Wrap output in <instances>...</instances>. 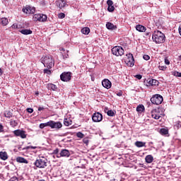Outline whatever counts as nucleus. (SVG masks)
I'll return each mask as SVG.
<instances>
[{
	"label": "nucleus",
	"mask_w": 181,
	"mask_h": 181,
	"mask_svg": "<svg viewBox=\"0 0 181 181\" xmlns=\"http://www.w3.org/2000/svg\"><path fill=\"white\" fill-rule=\"evenodd\" d=\"M41 63L44 64L47 69H52L54 66V59L52 55H45L41 58Z\"/></svg>",
	"instance_id": "nucleus-1"
},
{
	"label": "nucleus",
	"mask_w": 181,
	"mask_h": 181,
	"mask_svg": "<svg viewBox=\"0 0 181 181\" xmlns=\"http://www.w3.org/2000/svg\"><path fill=\"white\" fill-rule=\"evenodd\" d=\"M165 34L162 32L157 30L154 31L152 35V39L155 43H163L165 42Z\"/></svg>",
	"instance_id": "nucleus-2"
},
{
	"label": "nucleus",
	"mask_w": 181,
	"mask_h": 181,
	"mask_svg": "<svg viewBox=\"0 0 181 181\" xmlns=\"http://www.w3.org/2000/svg\"><path fill=\"white\" fill-rule=\"evenodd\" d=\"M47 158L42 156L34 162V165L36 168H38V169H45L47 167Z\"/></svg>",
	"instance_id": "nucleus-3"
},
{
	"label": "nucleus",
	"mask_w": 181,
	"mask_h": 181,
	"mask_svg": "<svg viewBox=\"0 0 181 181\" xmlns=\"http://www.w3.org/2000/svg\"><path fill=\"white\" fill-rule=\"evenodd\" d=\"M151 102L152 104H155L156 105H159L160 104H162L163 102V97L162 95L156 94L154 95L151 98Z\"/></svg>",
	"instance_id": "nucleus-4"
},
{
	"label": "nucleus",
	"mask_w": 181,
	"mask_h": 181,
	"mask_svg": "<svg viewBox=\"0 0 181 181\" xmlns=\"http://www.w3.org/2000/svg\"><path fill=\"white\" fill-rule=\"evenodd\" d=\"M125 63L127 66L129 67H133L134 64H135V59H134V55L129 53L127 54V58L125 59Z\"/></svg>",
	"instance_id": "nucleus-5"
},
{
	"label": "nucleus",
	"mask_w": 181,
	"mask_h": 181,
	"mask_svg": "<svg viewBox=\"0 0 181 181\" xmlns=\"http://www.w3.org/2000/svg\"><path fill=\"white\" fill-rule=\"evenodd\" d=\"M112 53L115 56H122L124 54V49L120 46L114 47L112 49Z\"/></svg>",
	"instance_id": "nucleus-6"
},
{
	"label": "nucleus",
	"mask_w": 181,
	"mask_h": 181,
	"mask_svg": "<svg viewBox=\"0 0 181 181\" xmlns=\"http://www.w3.org/2000/svg\"><path fill=\"white\" fill-rule=\"evenodd\" d=\"M33 21L35 22H46L47 21V16L45 14H35L33 17Z\"/></svg>",
	"instance_id": "nucleus-7"
},
{
	"label": "nucleus",
	"mask_w": 181,
	"mask_h": 181,
	"mask_svg": "<svg viewBox=\"0 0 181 181\" xmlns=\"http://www.w3.org/2000/svg\"><path fill=\"white\" fill-rule=\"evenodd\" d=\"M13 134H14L15 136H20L22 139H25L28 136L26 132L21 129L14 130Z\"/></svg>",
	"instance_id": "nucleus-8"
},
{
	"label": "nucleus",
	"mask_w": 181,
	"mask_h": 181,
	"mask_svg": "<svg viewBox=\"0 0 181 181\" xmlns=\"http://www.w3.org/2000/svg\"><path fill=\"white\" fill-rule=\"evenodd\" d=\"M62 81H70L71 80V72H63L60 75Z\"/></svg>",
	"instance_id": "nucleus-9"
},
{
	"label": "nucleus",
	"mask_w": 181,
	"mask_h": 181,
	"mask_svg": "<svg viewBox=\"0 0 181 181\" xmlns=\"http://www.w3.org/2000/svg\"><path fill=\"white\" fill-rule=\"evenodd\" d=\"M93 122H101L103 121V115L100 112H95L92 115Z\"/></svg>",
	"instance_id": "nucleus-10"
},
{
	"label": "nucleus",
	"mask_w": 181,
	"mask_h": 181,
	"mask_svg": "<svg viewBox=\"0 0 181 181\" xmlns=\"http://www.w3.org/2000/svg\"><path fill=\"white\" fill-rule=\"evenodd\" d=\"M63 127V124L60 122H54L53 120H51V129H61V128Z\"/></svg>",
	"instance_id": "nucleus-11"
},
{
	"label": "nucleus",
	"mask_w": 181,
	"mask_h": 181,
	"mask_svg": "<svg viewBox=\"0 0 181 181\" xmlns=\"http://www.w3.org/2000/svg\"><path fill=\"white\" fill-rule=\"evenodd\" d=\"M24 13H35L36 12V9L35 7L30 6H26L25 7L23 8L22 9Z\"/></svg>",
	"instance_id": "nucleus-12"
},
{
	"label": "nucleus",
	"mask_w": 181,
	"mask_h": 181,
	"mask_svg": "<svg viewBox=\"0 0 181 181\" xmlns=\"http://www.w3.org/2000/svg\"><path fill=\"white\" fill-rule=\"evenodd\" d=\"M70 156V151L67 149H63L61 151L60 153L57 155V158H69Z\"/></svg>",
	"instance_id": "nucleus-13"
},
{
	"label": "nucleus",
	"mask_w": 181,
	"mask_h": 181,
	"mask_svg": "<svg viewBox=\"0 0 181 181\" xmlns=\"http://www.w3.org/2000/svg\"><path fill=\"white\" fill-rule=\"evenodd\" d=\"M160 115H162V114L159 113L158 110H154L151 112V117L154 119H160Z\"/></svg>",
	"instance_id": "nucleus-14"
},
{
	"label": "nucleus",
	"mask_w": 181,
	"mask_h": 181,
	"mask_svg": "<svg viewBox=\"0 0 181 181\" xmlns=\"http://www.w3.org/2000/svg\"><path fill=\"white\" fill-rule=\"evenodd\" d=\"M107 4L108 5L107 11L109 12H114L115 10V7H114L112 5H114V2L112 0H107Z\"/></svg>",
	"instance_id": "nucleus-15"
},
{
	"label": "nucleus",
	"mask_w": 181,
	"mask_h": 181,
	"mask_svg": "<svg viewBox=\"0 0 181 181\" xmlns=\"http://www.w3.org/2000/svg\"><path fill=\"white\" fill-rule=\"evenodd\" d=\"M102 86L105 88H111V81H110V80L108 79H104L102 81Z\"/></svg>",
	"instance_id": "nucleus-16"
},
{
	"label": "nucleus",
	"mask_w": 181,
	"mask_h": 181,
	"mask_svg": "<svg viewBox=\"0 0 181 181\" xmlns=\"http://www.w3.org/2000/svg\"><path fill=\"white\" fill-rule=\"evenodd\" d=\"M147 83V86H159V81L156 79H148Z\"/></svg>",
	"instance_id": "nucleus-17"
},
{
	"label": "nucleus",
	"mask_w": 181,
	"mask_h": 181,
	"mask_svg": "<svg viewBox=\"0 0 181 181\" xmlns=\"http://www.w3.org/2000/svg\"><path fill=\"white\" fill-rule=\"evenodd\" d=\"M57 6H59V8H60V9H62V8H64V6L67 5V4L66 3L65 0H59L57 2Z\"/></svg>",
	"instance_id": "nucleus-18"
},
{
	"label": "nucleus",
	"mask_w": 181,
	"mask_h": 181,
	"mask_svg": "<svg viewBox=\"0 0 181 181\" xmlns=\"http://www.w3.org/2000/svg\"><path fill=\"white\" fill-rule=\"evenodd\" d=\"M16 162H18V163H25V164L29 163L28 160H26L25 158H23V157H17Z\"/></svg>",
	"instance_id": "nucleus-19"
},
{
	"label": "nucleus",
	"mask_w": 181,
	"mask_h": 181,
	"mask_svg": "<svg viewBox=\"0 0 181 181\" xmlns=\"http://www.w3.org/2000/svg\"><path fill=\"white\" fill-rule=\"evenodd\" d=\"M106 28L109 30H115V29H117V26L112 24V23H107Z\"/></svg>",
	"instance_id": "nucleus-20"
},
{
	"label": "nucleus",
	"mask_w": 181,
	"mask_h": 181,
	"mask_svg": "<svg viewBox=\"0 0 181 181\" xmlns=\"http://www.w3.org/2000/svg\"><path fill=\"white\" fill-rule=\"evenodd\" d=\"M0 158L2 160H6V159H8V153H6V151H1L0 152Z\"/></svg>",
	"instance_id": "nucleus-21"
},
{
	"label": "nucleus",
	"mask_w": 181,
	"mask_h": 181,
	"mask_svg": "<svg viewBox=\"0 0 181 181\" xmlns=\"http://www.w3.org/2000/svg\"><path fill=\"white\" fill-rule=\"evenodd\" d=\"M136 30L138 32H146V28L142 25H137L136 27Z\"/></svg>",
	"instance_id": "nucleus-22"
},
{
	"label": "nucleus",
	"mask_w": 181,
	"mask_h": 181,
	"mask_svg": "<svg viewBox=\"0 0 181 181\" xmlns=\"http://www.w3.org/2000/svg\"><path fill=\"white\" fill-rule=\"evenodd\" d=\"M146 163H152L153 162V156L152 155H148L145 158Z\"/></svg>",
	"instance_id": "nucleus-23"
},
{
	"label": "nucleus",
	"mask_w": 181,
	"mask_h": 181,
	"mask_svg": "<svg viewBox=\"0 0 181 181\" xmlns=\"http://www.w3.org/2000/svg\"><path fill=\"white\" fill-rule=\"evenodd\" d=\"M0 23H1V25L3 26H6V25H8V23H9V21H8V18H2L0 19Z\"/></svg>",
	"instance_id": "nucleus-24"
},
{
	"label": "nucleus",
	"mask_w": 181,
	"mask_h": 181,
	"mask_svg": "<svg viewBox=\"0 0 181 181\" xmlns=\"http://www.w3.org/2000/svg\"><path fill=\"white\" fill-rule=\"evenodd\" d=\"M21 33L22 35H32L33 31L31 30H28V29H23L20 30Z\"/></svg>",
	"instance_id": "nucleus-25"
},
{
	"label": "nucleus",
	"mask_w": 181,
	"mask_h": 181,
	"mask_svg": "<svg viewBox=\"0 0 181 181\" xmlns=\"http://www.w3.org/2000/svg\"><path fill=\"white\" fill-rule=\"evenodd\" d=\"M145 145H146V143L143 142V141H136L135 142V146L137 148H142V147L145 146Z\"/></svg>",
	"instance_id": "nucleus-26"
},
{
	"label": "nucleus",
	"mask_w": 181,
	"mask_h": 181,
	"mask_svg": "<svg viewBox=\"0 0 181 181\" xmlns=\"http://www.w3.org/2000/svg\"><path fill=\"white\" fill-rule=\"evenodd\" d=\"M81 33H83V35H88V33H90V28L88 27L82 28Z\"/></svg>",
	"instance_id": "nucleus-27"
},
{
	"label": "nucleus",
	"mask_w": 181,
	"mask_h": 181,
	"mask_svg": "<svg viewBox=\"0 0 181 181\" xmlns=\"http://www.w3.org/2000/svg\"><path fill=\"white\" fill-rule=\"evenodd\" d=\"M116 111L115 110H108L107 112V114L108 115V117H115V114H116Z\"/></svg>",
	"instance_id": "nucleus-28"
},
{
	"label": "nucleus",
	"mask_w": 181,
	"mask_h": 181,
	"mask_svg": "<svg viewBox=\"0 0 181 181\" xmlns=\"http://www.w3.org/2000/svg\"><path fill=\"white\" fill-rule=\"evenodd\" d=\"M160 134H161V135H168L169 130H168V129H160Z\"/></svg>",
	"instance_id": "nucleus-29"
},
{
	"label": "nucleus",
	"mask_w": 181,
	"mask_h": 181,
	"mask_svg": "<svg viewBox=\"0 0 181 181\" xmlns=\"http://www.w3.org/2000/svg\"><path fill=\"white\" fill-rule=\"evenodd\" d=\"M64 124L66 127H69V125H71V120H70L69 119H64Z\"/></svg>",
	"instance_id": "nucleus-30"
},
{
	"label": "nucleus",
	"mask_w": 181,
	"mask_h": 181,
	"mask_svg": "<svg viewBox=\"0 0 181 181\" xmlns=\"http://www.w3.org/2000/svg\"><path fill=\"white\" fill-rule=\"evenodd\" d=\"M49 88H51V90H53V91H56V90H57V86L53 83H50L49 85Z\"/></svg>",
	"instance_id": "nucleus-31"
},
{
	"label": "nucleus",
	"mask_w": 181,
	"mask_h": 181,
	"mask_svg": "<svg viewBox=\"0 0 181 181\" xmlns=\"http://www.w3.org/2000/svg\"><path fill=\"white\" fill-rule=\"evenodd\" d=\"M4 116L6 117V118H11L12 117V112H11L10 111H6L4 112Z\"/></svg>",
	"instance_id": "nucleus-32"
},
{
	"label": "nucleus",
	"mask_w": 181,
	"mask_h": 181,
	"mask_svg": "<svg viewBox=\"0 0 181 181\" xmlns=\"http://www.w3.org/2000/svg\"><path fill=\"white\" fill-rule=\"evenodd\" d=\"M144 105H139V106H137V107H136V111H137L138 112H142V111H144Z\"/></svg>",
	"instance_id": "nucleus-33"
},
{
	"label": "nucleus",
	"mask_w": 181,
	"mask_h": 181,
	"mask_svg": "<svg viewBox=\"0 0 181 181\" xmlns=\"http://www.w3.org/2000/svg\"><path fill=\"white\" fill-rule=\"evenodd\" d=\"M10 125L13 127H16L18 125V123L16 122V121L11 119L10 121Z\"/></svg>",
	"instance_id": "nucleus-34"
},
{
	"label": "nucleus",
	"mask_w": 181,
	"mask_h": 181,
	"mask_svg": "<svg viewBox=\"0 0 181 181\" xmlns=\"http://www.w3.org/2000/svg\"><path fill=\"white\" fill-rule=\"evenodd\" d=\"M44 73L45 74H48L50 76V74H52V71L50 70V69H44Z\"/></svg>",
	"instance_id": "nucleus-35"
},
{
	"label": "nucleus",
	"mask_w": 181,
	"mask_h": 181,
	"mask_svg": "<svg viewBox=\"0 0 181 181\" xmlns=\"http://www.w3.org/2000/svg\"><path fill=\"white\" fill-rule=\"evenodd\" d=\"M173 75L175 76V77H181V73L179 71H173Z\"/></svg>",
	"instance_id": "nucleus-36"
},
{
	"label": "nucleus",
	"mask_w": 181,
	"mask_h": 181,
	"mask_svg": "<svg viewBox=\"0 0 181 181\" xmlns=\"http://www.w3.org/2000/svg\"><path fill=\"white\" fill-rule=\"evenodd\" d=\"M58 18L59 19H64V18H66V14H64V13H60L59 15H58Z\"/></svg>",
	"instance_id": "nucleus-37"
},
{
	"label": "nucleus",
	"mask_w": 181,
	"mask_h": 181,
	"mask_svg": "<svg viewBox=\"0 0 181 181\" xmlns=\"http://www.w3.org/2000/svg\"><path fill=\"white\" fill-rule=\"evenodd\" d=\"M44 124V127L45 128V127H51V125H52V120L46 122V123H42Z\"/></svg>",
	"instance_id": "nucleus-38"
},
{
	"label": "nucleus",
	"mask_w": 181,
	"mask_h": 181,
	"mask_svg": "<svg viewBox=\"0 0 181 181\" xmlns=\"http://www.w3.org/2000/svg\"><path fill=\"white\" fill-rule=\"evenodd\" d=\"M76 136L78 137V138H84V134H83V133H81V132H78L77 134H76Z\"/></svg>",
	"instance_id": "nucleus-39"
},
{
	"label": "nucleus",
	"mask_w": 181,
	"mask_h": 181,
	"mask_svg": "<svg viewBox=\"0 0 181 181\" xmlns=\"http://www.w3.org/2000/svg\"><path fill=\"white\" fill-rule=\"evenodd\" d=\"M159 70H162L163 71L166 70V66H158Z\"/></svg>",
	"instance_id": "nucleus-40"
},
{
	"label": "nucleus",
	"mask_w": 181,
	"mask_h": 181,
	"mask_svg": "<svg viewBox=\"0 0 181 181\" xmlns=\"http://www.w3.org/2000/svg\"><path fill=\"white\" fill-rule=\"evenodd\" d=\"M83 144H86V145H88L89 140L88 138L83 139Z\"/></svg>",
	"instance_id": "nucleus-41"
},
{
	"label": "nucleus",
	"mask_w": 181,
	"mask_h": 181,
	"mask_svg": "<svg viewBox=\"0 0 181 181\" xmlns=\"http://www.w3.org/2000/svg\"><path fill=\"white\" fill-rule=\"evenodd\" d=\"M143 58L144 60H149V59H151V57H149V55H144Z\"/></svg>",
	"instance_id": "nucleus-42"
},
{
	"label": "nucleus",
	"mask_w": 181,
	"mask_h": 181,
	"mask_svg": "<svg viewBox=\"0 0 181 181\" xmlns=\"http://www.w3.org/2000/svg\"><path fill=\"white\" fill-rule=\"evenodd\" d=\"M53 153L54 155H57H57H59V148H56L55 150H54Z\"/></svg>",
	"instance_id": "nucleus-43"
},
{
	"label": "nucleus",
	"mask_w": 181,
	"mask_h": 181,
	"mask_svg": "<svg viewBox=\"0 0 181 181\" xmlns=\"http://www.w3.org/2000/svg\"><path fill=\"white\" fill-rule=\"evenodd\" d=\"M136 78H138V80H141L142 78V75L137 74L135 76Z\"/></svg>",
	"instance_id": "nucleus-44"
},
{
	"label": "nucleus",
	"mask_w": 181,
	"mask_h": 181,
	"mask_svg": "<svg viewBox=\"0 0 181 181\" xmlns=\"http://www.w3.org/2000/svg\"><path fill=\"white\" fill-rule=\"evenodd\" d=\"M27 112H28L29 114H32V112H33V109H32V108H27Z\"/></svg>",
	"instance_id": "nucleus-45"
},
{
	"label": "nucleus",
	"mask_w": 181,
	"mask_h": 181,
	"mask_svg": "<svg viewBox=\"0 0 181 181\" xmlns=\"http://www.w3.org/2000/svg\"><path fill=\"white\" fill-rule=\"evenodd\" d=\"M0 132H4V126L0 123Z\"/></svg>",
	"instance_id": "nucleus-46"
},
{
	"label": "nucleus",
	"mask_w": 181,
	"mask_h": 181,
	"mask_svg": "<svg viewBox=\"0 0 181 181\" xmlns=\"http://www.w3.org/2000/svg\"><path fill=\"white\" fill-rule=\"evenodd\" d=\"M116 95H118V97H121L122 95V93L121 91L117 92Z\"/></svg>",
	"instance_id": "nucleus-47"
},
{
	"label": "nucleus",
	"mask_w": 181,
	"mask_h": 181,
	"mask_svg": "<svg viewBox=\"0 0 181 181\" xmlns=\"http://www.w3.org/2000/svg\"><path fill=\"white\" fill-rule=\"evenodd\" d=\"M40 129H43V128H45V124H43V123L40 124Z\"/></svg>",
	"instance_id": "nucleus-48"
},
{
	"label": "nucleus",
	"mask_w": 181,
	"mask_h": 181,
	"mask_svg": "<svg viewBox=\"0 0 181 181\" xmlns=\"http://www.w3.org/2000/svg\"><path fill=\"white\" fill-rule=\"evenodd\" d=\"M165 63L166 64H170V62H169L168 61V59H165Z\"/></svg>",
	"instance_id": "nucleus-49"
},
{
	"label": "nucleus",
	"mask_w": 181,
	"mask_h": 181,
	"mask_svg": "<svg viewBox=\"0 0 181 181\" xmlns=\"http://www.w3.org/2000/svg\"><path fill=\"white\" fill-rule=\"evenodd\" d=\"M181 124V122H179L177 125H175V127H177V128H180L181 127V124Z\"/></svg>",
	"instance_id": "nucleus-50"
},
{
	"label": "nucleus",
	"mask_w": 181,
	"mask_h": 181,
	"mask_svg": "<svg viewBox=\"0 0 181 181\" xmlns=\"http://www.w3.org/2000/svg\"><path fill=\"white\" fill-rule=\"evenodd\" d=\"M45 110V107H40L38 108V111H43Z\"/></svg>",
	"instance_id": "nucleus-51"
},
{
	"label": "nucleus",
	"mask_w": 181,
	"mask_h": 181,
	"mask_svg": "<svg viewBox=\"0 0 181 181\" xmlns=\"http://www.w3.org/2000/svg\"><path fill=\"white\" fill-rule=\"evenodd\" d=\"M25 149H26V150L30 149V146H26L25 148H23V151H25Z\"/></svg>",
	"instance_id": "nucleus-52"
},
{
	"label": "nucleus",
	"mask_w": 181,
	"mask_h": 181,
	"mask_svg": "<svg viewBox=\"0 0 181 181\" xmlns=\"http://www.w3.org/2000/svg\"><path fill=\"white\" fill-rule=\"evenodd\" d=\"M4 74V71H2V69L0 68V76H2Z\"/></svg>",
	"instance_id": "nucleus-53"
},
{
	"label": "nucleus",
	"mask_w": 181,
	"mask_h": 181,
	"mask_svg": "<svg viewBox=\"0 0 181 181\" xmlns=\"http://www.w3.org/2000/svg\"><path fill=\"white\" fill-rule=\"evenodd\" d=\"M36 148H37V147H36V146H30V149H36Z\"/></svg>",
	"instance_id": "nucleus-54"
},
{
	"label": "nucleus",
	"mask_w": 181,
	"mask_h": 181,
	"mask_svg": "<svg viewBox=\"0 0 181 181\" xmlns=\"http://www.w3.org/2000/svg\"><path fill=\"white\" fill-rule=\"evenodd\" d=\"M38 181H46V180H38Z\"/></svg>",
	"instance_id": "nucleus-55"
},
{
	"label": "nucleus",
	"mask_w": 181,
	"mask_h": 181,
	"mask_svg": "<svg viewBox=\"0 0 181 181\" xmlns=\"http://www.w3.org/2000/svg\"><path fill=\"white\" fill-rule=\"evenodd\" d=\"M62 50L63 52H64V48H62Z\"/></svg>",
	"instance_id": "nucleus-56"
},
{
	"label": "nucleus",
	"mask_w": 181,
	"mask_h": 181,
	"mask_svg": "<svg viewBox=\"0 0 181 181\" xmlns=\"http://www.w3.org/2000/svg\"><path fill=\"white\" fill-rule=\"evenodd\" d=\"M35 94H37H37H39V93H36Z\"/></svg>",
	"instance_id": "nucleus-57"
},
{
	"label": "nucleus",
	"mask_w": 181,
	"mask_h": 181,
	"mask_svg": "<svg viewBox=\"0 0 181 181\" xmlns=\"http://www.w3.org/2000/svg\"><path fill=\"white\" fill-rule=\"evenodd\" d=\"M180 59H181V56L180 57Z\"/></svg>",
	"instance_id": "nucleus-58"
}]
</instances>
